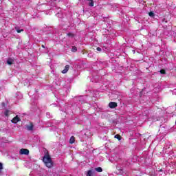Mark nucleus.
Listing matches in <instances>:
<instances>
[{
	"mask_svg": "<svg viewBox=\"0 0 176 176\" xmlns=\"http://www.w3.org/2000/svg\"><path fill=\"white\" fill-rule=\"evenodd\" d=\"M0 175H3V164L0 162Z\"/></svg>",
	"mask_w": 176,
	"mask_h": 176,
	"instance_id": "9",
	"label": "nucleus"
},
{
	"mask_svg": "<svg viewBox=\"0 0 176 176\" xmlns=\"http://www.w3.org/2000/svg\"><path fill=\"white\" fill-rule=\"evenodd\" d=\"M14 60H13V59H12V58H8V60H7V64H8V65H12V64H13V62H14Z\"/></svg>",
	"mask_w": 176,
	"mask_h": 176,
	"instance_id": "12",
	"label": "nucleus"
},
{
	"mask_svg": "<svg viewBox=\"0 0 176 176\" xmlns=\"http://www.w3.org/2000/svg\"><path fill=\"white\" fill-rule=\"evenodd\" d=\"M74 142H75V138L72 136L69 140V144H74Z\"/></svg>",
	"mask_w": 176,
	"mask_h": 176,
	"instance_id": "15",
	"label": "nucleus"
},
{
	"mask_svg": "<svg viewBox=\"0 0 176 176\" xmlns=\"http://www.w3.org/2000/svg\"><path fill=\"white\" fill-rule=\"evenodd\" d=\"M148 16H150V17H153V16H155V13H153V12H150L148 13Z\"/></svg>",
	"mask_w": 176,
	"mask_h": 176,
	"instance_id": "20",
	"label": "nucleus"
},
{
	"mask_svg": "<svg viewBox=\"0 0 176 176\" xmlns=\"http://www.w3.org/2000/svg\"><path fill=\"white\" fill-rule=\"evenodd\" d=\"M96 171H97L98 173H102V168L101 167H98L95 168Z\"/></svg>",
	"mask_w": 176,
	"mask_h": 176,
	"instance_id": "16",
	"label": "nucleus"
},
{
	"mask_svg": "<svg viewBox=\"0 0 176 176\" xmlns=\"http://www.w3.org/2000/svg\"><path fill=\"white\" fill-rule=\"evenodd\" d=\"M69 70V65H67L65 66V68L63 70H62V74H67L68 71Z\"/></svg>",
	"mask_w": 176,
	"mask_h": 176,
	"instance_id": "7",
	"label": "nucleus"
},
{
	"mask_svg": "<svg viewBox=\"0 0 176 176\" xmlns=\"http://www.w3.org/2000/svg\"><path fill=\"white\" fill-rule=\"evenodd\" d=\"M42 47L45 48V45H42Z\"/></svg>",
	"mask_w": 176,
	"mask_h": 176,
	"instance_id": "28",
	"label": "nucleus"
},
{
	"mask_svg": "<svg viewBox=\"0 0 176 176\" xmlns=\"http://www.w3.org/2000/svg\"><path fill=\"white\" fill-rule=\"evenodd\" d=\"M96 50L98 51V52H102V49H101V47H98L97 48H96Z\"/></svg>",
	"mask_w": 176,
	"mask_h": 176,
	"instance_id": "23",
	"label": "nucleus"
},
{
	"mask_svg": "<svg viewBox=\"0 0 176 176\" xmlns=\"http://www.w3.org/2000/svg\"><path fill=\"white\" fill-rule=\"evenodd\" d=\"M67 35H68V36H70L71 38H74V36H75V35L72 33H68Z\"/></svg>",
	"mask_w": 176,
	"mask_h": 176,
	"instance_id": "21",
	"label": "nucleus"
},
{
	"mask_svg": "<svg viewBox=\"0 0 176 176\" xmlns=\"http://www.w3.org/2000/svg\"><path fill=\"white\" fill-rule=\"evenodd\" d=\"M20 117H19V116H16L12 120V123H18V122H20Z\"/></svg>",
	"mask_w": 176,
	"mask_h": 176,
	"instance_id": "4",
	"label": "nucleus"
},
{
	"mask_svg": "<svg viewBox=\"0 0 176 176\" xmlns=\"http://www.w3.org/2000/svg\"><path fill=\"white\" fill-rule=\"evenodd\" d=\"M43 161L46 167H48V168H51V167H53V162H52V158H50V156H44Z\"/></svg>",
	"mask_w": 176,
	"mask_h": 176,
	"instance_id": "1",
	"label": "nucleus"
},
{
	"mask_svg": "<svg viewBox=\"0 0 176 176\" xmlns=\"http://www.w3.org/2000/svg\"><path fill=\"white\" fill-rule=\"evenodd\" d=\"M132 52H133V54H135V50H132Z\"/></svg>",
	"mask_w": 176,
	"mask_h": 176,
	"instance_id": "27",
	"label": "nucleus"
},
{
	"mask_svg": "<svg viewBox=\"0 0 176 176\" xmlns=\"http://www.w3.org/2000/svg\"><path fill=\"white\" fill-rule=\"evenodd\" d=\"M78 100L81 104H85V102H87V96H80Z\"/></svg>",
	"mask_w": 176,
	"mask_h": 176,
	"instance_id": "2",
	"label": "nucleus"
},
{
	"mask_svg": "<svg viewBox=\"0 0 176 176\" xmlns=\"http://www.w3.org/2000/svg\"><path fill=\"white\" fill-rule=\"evenodd\" d=\"M124 166H129V164H123L122 167H123Z\"/></svg>",
	"mask_w": 176,
	"mask_h": 176,
	"instance_id": "26",
	"label": "nucleus"
},
{
	"mask_svg": "<svg viewBox=\"0 0 176 176\" xmlns=\"http://www.w3.org/2000/svg\"><path fill=\"white\" fill-rule=\"evenodd\" d=\"M114 160H116V162H118V164L117 166L118 170H122V166H120V165L122 164V161H119L118 158H114Z\"/></svg>",
	"mask_w": 176,
	"mask_h": 176,
	"instance_id": "6",
	"label": "nucleus"
},
{
	"mask_svg": "<svg viewBox=\"0 0 176 176\" xmlns=\"http://www.w3.org/2000/svg\"><path fill=\"white\" fill-rule=\"evenodd\" d=\"M46 115H47V118H50V113H47Z\"/></svg>",
	"mask_w": 176,
	"mask_h": 176,
	"instance_id": "25",
	"label": "nucleus"
},
{
	"mask_svg": "<svg viewBox=\"0 0 176 176\" xmlns=\"http://www.w3.org/2000/svg\"><path fill=\"white\" fill-rule=\"evenodd\" d=\"M109 108H111V109L116 108V107H118V104L115 102H111L109 104Z\"/></svg>",
	"mask_w": 176,
	"mask_h": 176,
	"instance_id": "5",
	"label": "nucleus"
},
{
	"mask_svg": "<svg viewBox=\"0 0 176 176\" xmlns=\"http://www.w3.org/2000/svg\"><path fill=\"white\" fill-rule=\"evenodd\" d=\"M1 107H2V108H5V102H3V103L1 104Z\"/></svg>",
	"mask_w": 176,
	"mask_h": 176,
	"instance_id": "24",
	"label": "nucleus"
},
{
	"mask_svg": "<svg viewBox=\"0 0 176 176\" xmlns=\"http://www.w3.org/2000/svg\"><path fill=\"white\" fill-rule=\"evenodd\" d=\"M77 50H78V49L76 48V47H72V52L75 53V52H77Z\"/></svg>",
	"mask_w": 176,
	"mask_h": 176,
	"instance_id": "19",
	"label": "nucleus"
},
{
	"mask_svg": "<svg viewBox=\"0 0 176 176\" xmlns=\"http://www.w3.org/2000/svg\"><path fill=\"white\" fill-rule=\"evenodd\" d=\"M15 29H16V32H18V34H20V32H23V31H24V30L23 29H19V28H15Z\"/></svg>",
	"mask_w": 176,
	"mask_h": 176,
	"instance_id": "18",
	"label": "nucleus"
},
{
	"mask_svg": "<svg viewBox=\"0 0 176 176\" xmlns=\"http://www.w3.org/2000/svg\"><path fill=\"white\" fill-rule=\"evenodd\" d=\"M26 129L29 131H32L34 129V124H32V123H30L29 125H26Z\"/></svg>",
	"mask_w": 176,
	"mask_h": 176,
	"instance_id": "8",
	"label": "nucleus"
},
{
	"mask_svg": "<svg viewBox=\"0 0 176 176\" xmlns=\"http://www.w3.org/2000/svg\"><path fill=\"white\" fill-rule=\"evenodd\" d=\"M20 155H30V151L26 148H21L19 151Z\"/></svg>",
	"mask_w": 176,
	"mask_h": 176,
	"instance_id": "3",
	"label": "nucleus"
},
{
	"mask_svg": "<svg viewBox=\"0 0 176 176\" xmlns=\"http://www.w3.org/2000/svg\"><path fill=\"white\" fill-rule=\"evenodd\" d=\"M10 113H12V111H9V110H6V111L4 112L5 116H9V115H10Z\"/></svg>",
	"mask_w": 176,
	"mask_h": 176,
	"instance_id": "14",
	"label": "nucleus"
},
{
	"mask_svg": "<svg viewBox=\"0 0 176 176\" xmlns=\"http://www.w3.org/2000/svg\"><path fill=\"white\" fill-rule=\"evenodd\" d=\"M94 170H89L87 173V176H94Z\"/></svg>",
	"mask_w": 176,
	"mask_h": 176,
	"instance_id": "10",
	"label": "nucleus"
},
{
	"mask_svg": "<svg viewBox=\"0 0 176 176\" xmlns=\"http://www.w3.org/2000/svg\"><path fill=\"white\" fill-rule=\"evenodd\" d=\"M114 138H116L117 140H118V141H120L122 140V136H120V135H116L114 136Z\"/></svg>",
	"mask_w": 176,
	"mask_h": 176,
	"instance_id": "17",
	"label": "nucleus"
},
{
	"mask_svg": "<svg viewBox=\"0 0 176 176\" xmlns=\"http://www.w3.org/2000/svg\"><path fill=\"white\" fill-rule=\"evenodd\" d=\"M160 74H164H164H166V71H164V69H161V70L160 71Z\"/></svg>",
	"mask_w": 176,
	"mask_h": 176,
	"instance_id": "22",
	"label": "nucleus"
},
{
	"mask_svg": "<svg viewBox=\"0 0 176 176\" xmlns=\"http://www.w3.org/2000/svg\"><path fill=\"white\" fill-rule=\"evenodd\" d=\"M142 115V116H148L149 115V110H144Z\"/></svg>",
	"mask_w": 176,
	"mask_h": 176,
	"instance_id": "13",
	"label": "nucleus"
},
{
	"mask_svg": "<svg viewBox=\"0 0 176 176\" xmlns=\"http://www.w3.org/2000/svg\"><path fill=\"white\" fill-rule=\"evenodd\" d=\"M88 5L91 8H93L94 6V1L93 0H88Z\"/></svg>",
	"mask_w": 176,
	"mask_h": 176,
	"instance_id": "11",
	"label": "nucleus"
}]
</instances>
